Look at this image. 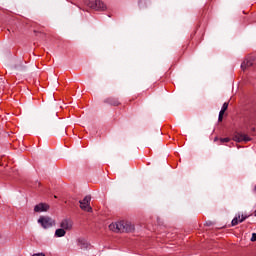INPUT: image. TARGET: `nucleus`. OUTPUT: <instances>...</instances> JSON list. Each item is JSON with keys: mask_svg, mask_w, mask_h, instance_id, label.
Listing matches in <instances>:
<instances>
[{"mask_svg": "<svg viewBox=\"0 0 256 256\" xmlns=\"http://www.w3.org/2000/svg\"><path fill=\"white\" fill-rule=\"evenodd\" d=\"M109 229L114 233H132V231H135V226L131 222L119 221L110 224Z\"/></svg>", "mask_w": 256, "mask_h": 256, "instance_id": "nucleus-1", "label": "nucleus"}, {"mask_svg": "<svg viewBox=\"0 0 256 256\" xmlns=\"http://www.w3.org/2000/svg\"><path fill=\"white\" fill-rule=\"evenodd\" d=\"M85 5L94 11H107V5L101 0H86Z\"/></svg>", "mask_w": 256, "mask_h": 256, "instance_id": "nucleus-2", "label": "nucleus"}, {"mask_svg": "<svg viewBox=\"0 0 256 256\" xmlns=\"http://www.w3.org/2000/svg\"><path fill=\"white\" fill-rule=\"evenodd\" d=\"M38 223L43 229H51L55 225V220L49 216H40Z\"/></svg>", "mask_w": 256, "mask_h": 256, "instance_id": "nucleus-3", "label": "nucleus"}, {"mask_svg": "<svg viewBox=\"0 0 256 256\" xmlns=\"http://www.w3.org/2000/svg\"><path fill=\"white\" fill-rule=\"evenodd\" d=\"M79 203L82 211H87L88 213L93 211V208L89 206V203H91V196H86L83 200H80Z\"/></svg>", "mask_w": 256, "mask_h": 256, "instance_id": "nucleus-4", "label": "nucleus"}, {"mask_svg": "<svg viewBox=\"0 0 256 256\" xmlns=\"http://www.w3.org/2000/svg\"><path fill=\"white\" fill-rule=\"evenodd\" d=\"M233 141H236V143H241V142H245V143H249V141H251V137H249L246 134L240 133V132H236L233 135Z\"/></svg>", "mask_w": 256, "mask_h": 256, "instance_id": "nucleus-5", "label": "nucleus"}, {"mask_svg": "<svg viewBox=\"0 0 256 256\" xmlns=\"http://www.w3.org/2000/svg\"><path fill=\"white\" fill-rule=\"evenodd\" d=\"M256 59L255 57H247L241 64V69L245 71V69H249V67H253L255 65Z\"/></svg>", "mask_w": 256, "mask_h": 256, "instance_id": "nucleus-6", "label": "nucleus"}, {"mask_svg": "<svg viewBox=\"0 0 256 256\" xmlns=\"http://www.w3.org/2000/svg\"><path fill=\"white\" fill-rule=\"evenodd\" d=\"M60 228L64 229V231H71L73 229V221L71 219H63L60 222Z\"/></svg>", "mask_w": 256, "mask_h": 256, "instance_id": "nucleus-7", "label": "nucleus"}, {"mask_svg": "<svg viewBox=\"0 0 256 256\" xmlns=\"http://www.w3.org/2000/svg\"><path fill=\"white\" fill-rule=\"evenodd\" d=\"M35 213H43L45 211H49V204L39 203L34 207Z\"/></svg>", "mask_w": 256, "mask_h": 256, "instance_id": "nucleus-8", "label": "nucleus"}, {"mask_svg": "<svg viewBox=\"0 0 256 256\" xmlns=\"http://www.w3.org/2000/svg\"><path fill=\"white\" fill-rule=\"evenodd\" d=\"M248 216H244V215H238L236 216L233 220H232V227H235V225H239V223H243V221H245V219H247Z\"/></svg>", "mask_w": 256, "mask_h": 256, "instance_id": "nucleus-9", "label": "nucleus"}, {"mask_svg": "<svg viewBox=\"0 0 256 256\" xmlns=\"http://www.w3.org/2000/svg\"><path fill=\"white\" fill-rule=\"evenodd\" d=\"M55 237H65L67 235V230H64L63 228H58L55 231Z\"/></svg>", "mask_w": 256, "mask_h": 256, "instance_id": "nucleus-10", "label": "nucleus"}, {"mask_svg": "<svg viewBox=\"0 0 256 256\" xmlns=\"http://www.w3.org/2000/svg\"><path fill=\"white\" fill-rule=\"evenodd\" d=\"M105 103H108L109 105L117 106L119 105V100L117 98H107L105 100Z\"/></svg>", "mask_w": 256, "mask_h": 256, "instance_id": "nucleus-11", "label": "nucleus"}, {"mask_svg": "<svg viewBox=\"0 0 256 256\" xmlns=\"http://www.w3.org/2000/svg\"><path fill=\"white\" fill-rule=\"evenodd\" d=\"M147 3H149V0H139L138 5L140 9H145V7H147Z\"/></svg>", "mask_w": 256, "mask_h": 256, "instance_id": "nucleus-12", "label": "nucleus"}, {"mask_svg": "<svg viewBox=\"0 0 256 256\" xmlns=\"http://www.w3.org/2000/svg\"><path fill=\"white\" fill-rule=\"evenodd\" d=\"M228 108H229V103H228V102H225V103L222 105L221 111H224V112H225Z\"/></svg>", "mask_w": 256, "mask_h": 256, "instance_id": "nucleus-13", "label": "nucleus"}, {"mask_svg": "<svg viewBox=\"0 0 256 256\" xmlns=\"http://www.w3.org/2000/svg\"><path fill=\"white\" fill-rule=\"evenodd\" d=\"M229 141H231V139H229V138H221L220 139L221 143H229Z\"/></svg>", "mask_w": 256, "mask_h": 256, "instance_id": "nucleus-14", "label": "nucleus"}, {"mask_svg": "<svg viewBox=\"0 0 256 256\" xmlns=\"http://www.w3.org/2000/svg\"><path fill=\"white\" fill-rule=\"evenodd\" d=\"M250 241H252L253 243H254V241H256V233L252 234Z\"/></svg>", "mask_w": 256, "mask_h": 256, "instance_id": "nucleus-15", "label": "nucleus"}, {"mask_svg": "<svg viewBox=\"0 0 256 256\" xmlns=\"http://www.w3.org/2000/svg\"><path fill=\"white\" fill-rule=\"evenodd\" d=\"M219 115L223 117L225 115V111L224 110H220Z\"/></svg>", "mask_w": 256, "mask_h": 256, "instance_id": "nucleus-16", "label": "nucleus"}, {"mask_svg": "<svg viewBox=\"0 0 256 256\" xmlns=\"http://www.w3.org/2000/svg\"><path fill=\"white\" fill-rule=\"evenodd\" d=\"M32 256H45V254H43V253H37V254H33Z\"/></svg>", "mask_w": 256, "mask_h": 256, "instance_id": "nucleus-17", "label": "nucleus"}, {"mask_svg": "<svg viewBox=\"0 0 256 256\" xmlns=\"http://www.w3.org/2000/svg\"><path fill=\"white\" fill-rule=\"evenodd\" d=\"M218 121H219V122L223 121V116L219 115V116H218Z\"/></svg>", "mask_w": 256, "mask_h": 256, "instance_id": "nucleus-18", "label": "nucleus"}, {"mask_svg": "<svg viewBox=\"0 0 256 256\" xmlns=\"http://www.w3.org/2000/svg\"><path fill=\"white\" fill-rule=\"evenodd\" d=\"M214 141H217V138H215Z\"/></svg>", "mask_w": 256, "mask_h": 256, "instance_id": "nucleus-19", "label": "nucleus"}]
</instances>
